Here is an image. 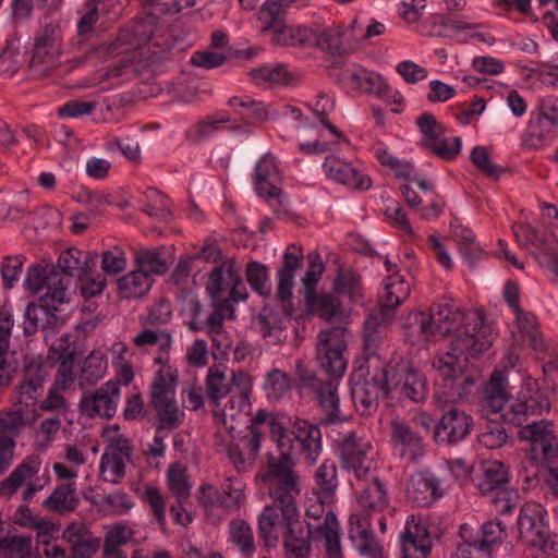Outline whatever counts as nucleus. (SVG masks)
I'll return each mask as SVG.
<instances>
[{"instance_id":"nucleus-1","label":"nucleus","mask_w":558,"mask_h":558,"mask_svg":"<svg viewBox=\"0 0 558 558\" xmlns=\"http://www.w3.org/2000/svg\"><path fill=\"white\" fill-rule=\"evenodd\" d=\"M430 314L435 336L457 332L450 349L433 360V367L439 374L436 400L438 403H448L472 392L475 376L468 371V363L478 359L492 347L493 328L485 323L482 312H464L449 301L435 304Z\"/></svg>"},{"instance_id":"nucleus-2","label":"nucleus","mask_w":558,"mask_h":558,"mask_svg":"<svg viewBox=\"0 0 558 558\" xmlns=\"http://www.w3.org/2000/svg\"><path fill=\"white\" fill-rule=\"evenodd\" d=\"M258 533L266 546L283 542L286 558H310L311 541H324L327 558H343L340 526L335 513L320 524L304 523L299 508L267 505L258 517Z\"/></svg>"},{"instance_id":"nucleus-3","label":"nucleus","mask_w":558,"mask_h":558,"mask_svg":"<svg viewBox=\"0 0 558 558\" xmlns=\"http://www.w3.org/2000/svg\"><path fill=\"white\" fill-rule=\"evenodd\" d=\"M339 451L343 468L352 471L357 481L366 483L356 492L357 511L368 517L381 514L389 507V497L385 484L375 475L377 465L372 441L356 432H349Z\"/></svg>"},{"instance_id":"nucleus-4","label":"nucleus","mask_w":558,"mask_h":558,"mask_svg":"<svg viewBox=\"0 0 558 558\" xmlns=\"http://www.w3.org/2000/svg\"><path fill=\"white\" fill-rule=\"evenodd\" d=\"M64 279L52 266L28 268L24 284L32 293L39 294V304L28 303L25 308L23 323L25 335H34L39 327L46 329L61 324L53 312L68 301Z\"/></svg>"},{"instance_id":"nucleus-5","label":"nucleus","mask_w":558,"mask_h":558,"mask_svg":"<svg viewBox=\"0 0 558 558\" xmlns=\"http://www.w3.org/2000/svg\"><path fill=\"white\" fill-rule=\"evenodd\" d=\"M272 435L279 456L271 457L267 470L260 474V481L265 485L271 505L284 508H299L296 499L301 494V476L294 470V460L291 457L292 441L281 426L274 424Z\"/></svg>"},{"instance_id":"nucleus-6","label":"nucleus","mask_w":558,"mask_h":558,"mask_svg":"<svg viewBox=\"0 0 558 558\" xmlns=\"http://www.w3.org/2000/svg\"><path fill=\"white\" fill-rule=\"evenodd\" d=\"M522 433L530 440V450L524 453L519 471L526 484H533L537 480L539 464L557 456L558 439L553 424L547 421L527 424Z\"/></svg>"},{"instance_id":"nucleus-7","label":"nucleus","mask_w":558,"mask_h":558,"mask_svg":"<svg viewBox=\"0 0 558 558\" xmlns=\"http://www.w3.org/2000/svg\"><path fill=\"white\" fill-rule=\"evenodd\" d=\"M296 375L302 387L310 388L318 402L326 425L342 422L345 416L340 410V398L338 395V380L330 378L322 380L307 371L301 361L296 362Z\"/></svg>"},{"instance_id":"nucleus-8","label":"nucleus","mask_w":558,"mask_h":558,"mask_svg":"<svg viewBox=\"0 0 558 558\" xmlns=\"http://www.w3.org/2000/svg\"><path fill=\"white\" fill-rule=\"evenodd\" d=\"M348 329L336 326L322 330L317 337L316 357L320 368L333 379H340L347 369V359L343 353L347 349Z\"/></svg>"},{"instance_id":"nucleus-9","label":"nucleus","mask_w":558,"mask_h":558,"mask_svg":"<svg viewBox=\"0 0 558 558\" xmlns=\"http://www.w3.org/2000/svg\"><path fill=\"white\" fill-rule=\"evenodd\" d=\"M41 464L43 462L39 456L33 454L26 457L12 473L0 483V494L5 497H11L20 487L27 483L22 498L25 501L33 499L36 493L40 492L51 480L47 468L44 473L38 476Z\"/></svg>"},{"instance_id":"nucleus-10","label":"nucleus","mask_w":558,"mask_h":558,"mask_svg":"<svg viewBox=\"0 0 558 558\" xmlns=\"http://www.w3.org/2000/svg\"><path fill=\"white\" fill-rule=\"evenodd\" d=\"M438 379L439 374H437L436 386H438ZM437 388H435L434 402L444 413L435 425L433 437L438 445H456L465 439L471 433L473 418L469 413L454 405L460 399L448 403H438L436 400ZM470 395L471 392L465 399ZM461 400H464V398H461Z\"/></svg>"},{"instance_id":"nucleus-11","label":"nucleus","mask_w":558,"mask_h":558,"mask_svg":"<svg viewBox=\"0 0 558 558\" xmlns=\"http://www.w3.org/2000/svg\"><path fill=\"white\" fill-rule=\"evenodd\" d=\"M513 233L520 245L535 247L533 255L536 262L550 270L558 280V239L553 233L531 225L514 226Z\"/></svg>"},{"instance_id":"nucleus-12","label":"nucleus","mask_w":558,"mask_h":558,"mask_svg":"<svg viewBox=\"0 0 558 558\" xmlns=\"http://www.w3.org/2000/svg\"><path fill=\"white\" fill-rule=\"evenodd\" d=\"M351 398L355 410L362 416H371L379 405V399L387 397L388 371L386 367L378 368L371 378L355 379L351 378Z\"/></svg>"},{"instance_id":"nucleus-13","label":"nucleus","mask_w":558,"mask_h":558,"mask_svg":"<svg viewBox=\"0 0 558 558\" xmlns=\"http://www.w3.org/2000/svg\"><path fill=\"white\" fill-rule=\"evenodd\" d=\"M61 41L60 23L58 21L47 23L35 38L33 57L29 61V66L35 74L47 75L58 64Z\"/></svg>"},{"instance_id":"nucleus-14","label":"nucleus","mask_w":558,"mask_h":558,"mask_svg":"<svg viewBox=\"0 0 558 558\" xmlns=\"http://www.w3.org/2000/svg\"><path fill=\"white\" fill-rule=\"evenodd\" d=\"M48 377L45 361L40 354H25L21 383L15 387V402L26 407L36 403L44 392V384Z\"/></svg>"},{"instance_id":"nucleus-15","label":"nucleus","mask_w":558,"mask_h":558,"mask_svg":"<svg viewBox=\"0 0 558 558\" xmlns=\"http://www.w3.org/2000/svg\"><path fill=\"white\" fill-rule=\"evenodd\" d=\"M120 384L118 380H108L99 388L83 392L80 400V411L82 414L95 418H112L120 402Z\"/></svg>"},{"instance_id":"nucleus-16","label":"nucleus","mask_w":558,"mask_h":558,"mask_svg":"<svg viewBox=\"0 0 558 558\" xmlns=\"http://www.w3.org/2000/svg\"><path fill=\"white\" fill-rule=\"evenodd\" d=\"M303 248L295 244H290L283 254V262L278 269V286L276 300L280 303L282 313L290 317L293 314L291 303L294 272L303 265Z\"/></svg>"},{"instance_id":"nucleus-17","label":"nucleus","mask_w":558,"mask_h":558,"mask_svg":"<svg viewBox=\"0 0 558 558\" xmlns=\"http://www.w3.org/2000/svg\"><path fill=\"white\" fill-rule=\"evenodd\" d=\"M401 558H429L433 539L427 523L422 518L410 515L400 534Z\"/></svg>"},{"instance_id":"nucleus-18","label":"nucleus","mask_w":558,"mask_h":558,"mask_svg":"<svg viewBox=\"0 0 558 558\" xmlns=\"http://www.w3.org/2000/svg\"><path fill=\"white\" fill-rule=\"evenodd\" d=\"M96 263L97 254L95 252L71 247L60 254L57 265L39 263L34 266H52L58 275L65 278L63 281L65 282V294L68 295V286L71 282V278L75 275L81 278L90 274L96 267Z\"/></svg>"},{"instance_id":"nucleus-19","label":"nucleus","mask_w":558,"mask_h":558,"mask_svg":"<svg viewBox=\"0 0 558 558\" xmlns=\"http://www.w3.org/2000/svg\"><path fill=\"white\" fill-rule=\"evenodd\" d=\"M283 430L292 441V458L294 452H299L308 463H314L317 460L322 452V433L317 425L298 418L294 421L290 434L284 427Z\"/></svg>"},{"instance_id":"nucleus-20","label":"nucleus","mask_w":558,"mask_h":558,"mask_svg":"<svg viewBox=\"0 0 558 558\" xmlns=\"http://www.w3.org/2000/svg\"><path fill=\"white\" fill-rule=\"evenodd\" d=\"M283 430L292 441V458L294 452H299L308 463H314L317 460L322 452V433L317 425L298 418L294 421L290 434L284 427Z\"/></svg>"},{"instance_id":"nucleus-21","label":"nucleus","mask_w":558,"mask_h":558,"mask_svg":"<svg viewBox=\"0 0 558 558\" xmlns=\"http://www.w3.org/2000/svg\"><path fill=\"white\" fill-rule=\"evenodd\" d=\"M509 398L510 395L507 390V380L504 372L495 371L483 388L480 400L482 414L492 422L498 418L508 420L507 414L502 413V411Z\"/></svg>"},{"instance_id":"nucleus-22","label":"nucleus","mask_w":558,"mask_h":558,"mask_svg":"<svg viewBox=\"0 0 558 558\" xmlns=\"http://www.w3.org/2000/svg\"><path fill=\"white\" fill-rule=\"evenodd\" d=\"M24 423V412L21 409L0 412V476L13 463L15 438Z\"/></svg>"},{"instance_id":"nucleus-23","label":"nucleus","mask_w":558,"mask_h":558,"mask_svg":"<svg viewBox=\"0 0 558 558\" xmlns=\"http://www.w3.org/2000/svg\"><path fill=\"white\" fill-rule=\"evenodd\" d=\"M389 437L393 449L415 460L424 453L423 436L412 424L399 416L389 422Z\"/></svg>"},{"instance_id":"nucleus-24","label":"nucleus","mask_w":558,"mask_h":558,"mask_svg":"<svg viewBox=\"0 0 558 558\" xmlns=\"http://www.w3.org/2000/svg\"><path fill=\"white\" fill-rule=\"evenodd\" d=\"M262 435L256 426H251L247 434L228 445V457L238 472H247L253 468L260 449Z\"/></svg>"},{"instance_id":"nucleus-25","label":"nucleus","mask_w":558,"mask_h":558,"mask_svg":"<svg viewBox=\"0 0 558 558\" xmlns=\"http://www.w3.org/2000/svg\"><path fill=\"white\" fill-rule=\"evenodd\" d=\"M280 170L277 158L271 154H265L259 158L254 168L253 184L255 192L268 199H279L281 190Z\"/></svg>"},{"instance_id":"nucleus-26","label":"nucleus","mask_w":558,"mask_h":558,"mask_svg":"<svg viewBox=\"0 0 558 558\" xmlns=\"http://www.w3.org/2000/svg\"><path fill=\"white\" fill-rule=\"evenodd\" d=\"M323 169L329 179L350 190H368L372 186V179L368 175L338 156H327Z\"/></svg>"},{"instance_id":"nucleus-27","label":"nucleus","mask_w":558,"mask_h":558,"mask_svg":"<svg viewBox=\"0 0 558 558\" xmlns=\"http://www.w3.org/2000/svg\"><path fill=\"white\" fill-rule=\"evenodd\" d=\"M442 495L439 478L428 471L414 473L407 487L408 499L418 507H429Z\"/></svg>"},{"instance_id":"nucleus-28","label":"nucleus","mask_w":558,"mask_h":558,"mask_svg":"<svg viewBox=\"0 0 558 558\" xmlns=\"http://www.w3.org/2000/svg\"><path fill=\"white\" fill-rule=\"evenodd\" d=\"M372 517L359 511L349 518V538L362 556L376 557L380 546L372 530Z\"/></svg>"},{"instance_id":"nucleus-29","label":"nucleus","mask_w":558,"mask_h":558,"mask_svg":"<svg viewBox=\"0 0 558 558\" xmlns=\"http://www.w3.org/2000/svg\"><path fill=\"white\" fill-rule=\"evenodd\" d=\"M549 405L548 398L539 393L537 384L527 380L523 384L517 402L510 407L513 414L510 421L521 425L525 422L524 417L527 414H541L544 410L548 411Z\"/></svg>"},{"instance_id":"nucleus-30","label":"nucleus","mask_w":558,"mask_h":558,"mask_svg":"<svg viewBox=\"0 0 558 558\" xmlns=\"http://www.w3.org/2000/svg\"><path fill=\"white\" fill-rule=\"evenodd\" d=\"M63 539L70 544L72 554L78 558H89L97 550L99 542L82 523H71L62 533Z\"/></svg>"},{"instance_id":"nucleus-31","label":"nucleus","mask_w":558,"mask_h":558,"mask_svg":"<svg viewBox=\"0 0 558 558\" xmlns=\"http://www.w3.org/2000/svg\"><path fill=\"white\" fill-rule=\"evenodd\" d=\"M178 371L170 365H162L155 374L150 387L153 407L175 401Z\"/></svg>"},{"instance_id":"nucleus-32","label":"nucleus","mask_w":558,"mask_h":558,"mask_svg":"<svg viewBox=\"0 0 558 558\" xmlns=\"http://www.w3.org/2000/svg\"><path fill=\"white\" fill-rule=\"evenodd\" d=\"M546 509L537 502H526L520 511L518 527L523 542L543 533L548 526L545 522Z\"/></svg>"},{"instance_id":"nucleus-33","label":"nucleus","mask_w":558,"mask_h":558,"mask_svg":"<svg viewBox=\"0 0 558 558\" xmlns=\"http://www.w3.org/2000/svg\"><path fill=\"white\" fill-rule=\"evenodd\" d=\"M235 264L232 259L225 260L210 272L206 291L213 302H227V292L234 280Z\"/></svg>"},{"instance_id":"nucleus-34","label":"nucleus","mask_w":558,"mask_h":558,"mask_svg":"<svg viewBox=\"0 0 558 558\" xmlns=\"http://www.w3.org/2000/svg\"><path fill=\"white\" fill-rule=\"evenodd\" d=\"M228 105L243 125H252L255 122H264L270 117V108L263 101H257L250 96L231 97Z\"/></svg>"},{"instance_id":"nucleus-35","label":"nucleus","mask_w":558,"mask_h":558,"mask_svg":"<svg viewBox=\"0 0 558 558\" xmlns=\"http://www.w3.org/2000/svg\"><path fill=\"white\" fill-rule=\"evenodd\" d=\"M410 291V284L403 277L391 274L385 279L384 290L379 294V308L395 314V310L408 299Z\"/></svg>"},{"instance_id":"nucleus-36","label":"nucleus","mask_w":558,"mask_h":558,"mask_svg":"<svg viewBox=\"0 0 558 558\" xmlns=\"http://www.w3.org/2000/svg\"><path fill=\"white\" fill-rule=\"evenodd\" d=\"M75 482H65L56 486L50 496L43 502V506L59 514H66L73 512L80 499L76 495Z\"/></svg>"},{"instance_id":"nucleus-37","label":"nucleus","mask_w":558,"mask_h":558,"mask_svg":"<svg viewBox=\"0 0 558 558\" xmlns=\"http://www.w3.org/2000/svg\"><path fill=\"white\" fill-rule=\"evenodd\" d=\"M272 43L280 46L313 47L315 29L304 26L279 25L272 29Z\"/></svg>"},{"instance_id":"nucleus-38","label":"nucleus","mask_w":558,"mask_h":558,"mask_svg":"<svg viewBox=\"0 0 558 558\" xmlns=\"http://www.w3.org/2000/svg\"><path fill=\"white\" fill-rule=\"evenodd\" d=\"M395 314L378 308L377 312L368 314L364 324V347L365 350L374 353L378 343L384 339L389 323Z\"/></svg>"},{"instance_id":"nucleus-39","label":"nucleus","mask_w":558,"mask_h":558,"mask_svg":"<svg viewBox=\"0 0 558 558\" xmlns=\"http://www.w3.org/2000/svg\"><path fill=\"white\" fill-rule=\"evenodd\" d=\"M233 389L225 411L233 418L248 405V397L252 390L251 376L245 372L232 373Z\"/></svg>"},{"instance_id":"nucleus-40","label":"nucleus","mask_w":558,"mask_h":558,"mask_svg":"<svg viewBox=\"0 0 558 558\" xmlns=\"http://www.w3.org/2000/svg\"><path fill=\"white\" fill-rule=\"evenodd\" d=\"M167 481L170 492L177 497L179 506H172L171 512L175 514V521L180 520V508L183 500L187 499L191 493V484L186 468L179 463H172L167 470Z\"/></svg>"},{"instance_id":"nucleus-41","label":"nucleus","mask_w":558,"mask_h":558,"mask_svg":"<svg viewBox=\"0 0 558 558\" xmlns=\"http://www.w3.org/2000/svg\"><path fill=\"white\" fill-rule=\"evenodd\" d=\"M338 484L336 463L330 460L324 461L314 473V494L322 500H333Z\"/></svg>"},{"instance_id":"nucleus-42","label":"nucleus","mask_w":558,"mask_h":558,"mask_svg":"<svg viewBox=\"0 0 558 558\" xmlns=\"http://www.w3.org/2000/svg\"><path fill=\"white\" fill-rule=\"evenodd\" d=\"M508 481V470L501 461L492 460L482 464V477L478 482V489L482 495L507 488Z\"/></svg>"},{"instance_id":"nucleus-43","label":"nucleus","mask_w":558,"mask_h":558,"mask_svg":"<svg viewBox=\"0 0 558 558\" xmlns=\"http://www.w3.org/2000/svg\"><path fill=\"white\" fill-rule=\"evenodd\" d=\"M403 328L408 340L412 343H421L435 336L430 313L420 311L410 313L403 322Z\"/></svg>"},{"instance_id":"nucleus-44","label":"nucleus","mask_w":558,"mask_h":558,"mask_svg":"<svg viewBox=\"0 0 558 558\" xmlns=\"http://www.w3.org/2000/svg\"><path fill=\"white\" fill-rule=\"evenodd\" d=\"M230 121V117L225 113H217L206 117L203 120L190 125L185 131V138L192 144H199L210 138L215 133L221 130L222 124Z\"/></svg>"},{"instance_id":"nucleus-45","label":"nucleus","mask_w":558,"mask_h":558,"mask_svg":"<svg viewBox=\"0 0 558 558\" xmlns=\"http://www.w3.org/2000/svg\"><path fill=\"white\" fill-rule=\"evenodd\" d=\"M151 283V277L140 269L126 274L117 282L119 295L123 299L144 296L149 291Z\"/></svg>"},{"instance_id":"nucleus-46","label":"nucleus","mask_w":558,"mask_h":558,"mask_svg":"<svg viewBox=\"0 0 558 558\" xmlns=\"http://www.w3.org/2000/svg\"><path fill=\"white\" fill-rule=\"evenodd\" d=\"M517 326L522 333V337L529 342L530 347L538 353L546 351V344L543 336L538 330V322L536 316L532 313L525 312L522 308L514 312Z\"/></svg>"},{"instance_id":"nucleus-47","label":"nucleus","mask_w":558,"mask_h":558,"mask_svg":"<svg viewBox=\"0 0 558 558\" xmlns=\"http://www.w3.org/2000/svg\"><path fill=\"white\" fill-rule=\"evenodd\" d=\"M73 49L82 51V54L74 56L72 59L69 60L71 68L82 66L93 60H102L108 57H112L126 51V49H120V45L118 44V41H111L109 44L104 43L98 46H86L85 43L82 49H77L74 46Z\"/></svg>"},{"instance_id":"nucleus-48","label":"nucleus","mask_w":558,"mask_h":558,"mask_svg":"<svg viewBox=\"0 0 558 558\" xmlns=\"http://www.w3.org/2000/svg\"><path fill=\"white\" fill-rule=\"evenodd\" d=\"M107 359L101 351H93L85 360L78 377V385L84 390L86 386H94L107 371Z\"/></svg>"},{"instance_id":"nucleus-49","label":"nucleus","mask_w":558,"mask_h":558,"mask_svg":"<svg viewBox=\"0 0 558 558\" xmlns=\"http://www.w3.org/2000/svg\"><path fill=\"white\" fill-rule=\"evenodd\" d=\"M401 392L413 402H424L429 393V385L426 376L413 367L407 368Z\"/></svg>"},{"instance_id":"nucleus-50","label":"nucleus","mask_w":558,"mask_h":558,"mask_svg":"<svg viewBox=\"0 0 558 558\" xmlns=\"http://www.w3.org/2000/svg\"><path fill=\"white\" fill-rule=\"evenodd\" d=\"M461 542L457 545L456 558H495L494 551L474 537L466 525L460 527Z\"/></svg>"},{"instance_id":"nucleus-51","label":"nucleus","mask_w":558,"mask_h":558,"mask_svg":"<svg viewBox=\"0 0 558 558\" xmlns=\"http://www.w3.org/2000/svg\"><path fill=\"white\" fill-rule=\"evenodd\" d=\"M292 388V380L289 374L271 368L265 375L263 389L269 401H279L288 396Z\"/></svg>"},{"instance_id":"nucleus-52","label":"nucleus","mask_w":558,"mask_h":558,"mask_svg":"<svg viewBox=\"0 0 558 558\" xmlns=\"http://www.w3.org/2000/svg\"><path fill=\"white\" fill-rule=\"evenodd\" d=\"M343 34V27L340 25H332L324 29H315V41L313 43V47H317L331 54L341 56L345 52L342 40Z\"/></svg>"},{"instance_id":"nucleus-53","label":"nucleus","mask_w":558,"mask_h":558,"mask_svg":"<svg viewBox=\"0 0 558 558\" xmlns=\"http://www.w3.org/2000/svg\"><path fill=\"white\" fill-rule=\"evenodd\" d=\"M229 539L243 556H251L256 549L253 530L242 519L229 523Z\"/></svg>"},{"instance_id":"nucleus-54","label":"nucleus","mask_w":558,"mask_h":558,"mask_svg":"<svg viewBox=\"0 0 558 558\" xmlns=\"http://www.w3.org/2000/svg\"><path fill=\"white\" fill-rule=\"evenodd\" d=\"M78 15L77 39L72 45L77 49H82L99 20L97 3L94 0H88L78 11Z\"/></svg>"},{"instance_id":"nucleus-55","label":"nucleus","mask_w":558,"mask_h":558,"mask_svg":"<svg viewBox=\"0 0 558 558\" xmlns=\"http://www.w3.org/2000/svg\"><path fill=\"white\" fill-rule=\"evenodd\" d=\"M232 389V377L229 379L218 366H210L206 377V392L209 400L218 405L220 400L229 395Z\"/></svg>"},{"instance_id":"nucleus-56","label":"nucleus","mask_w":558,"mask_h":558,"mask_svg":"<svg viewBox=\"0 0 558 558\" xmlns=\"http://www.w3.org/2000/svg\"><path fill=\"white\" fill-rule=\"evenodd\" d=\"M137 267L149 277L163 275L168 270L167 262L161 257L157 248H140L135 252Z\"/></svg>"},{"instance_id":"nucleus-57","label":"nucleus","mask_w":558,"mask_h":558,"mask_svg":"<svg viewBox=\"0 0 558 558\" xmlns=\"http://www.w3.org/2000/svg\"><path fill=\"white\" fill-rule=\"evenodd\" d=\"M250 75L256 84L289 85L291 83V74L283 64L255 68L250 72Z\"/></svg>"},{"instance_id":"nucleus-58","label":"nucleus","mask_w":558,"mask_h":558,"mask_svg":"<svg viewBox=\"0 0 558 558\" xmlns=\"http://www.w3.org/2000/svg\"><path fill=\"white\" fill-rule=\"evenodd\" d=\"M474 537L495 553L496 547L508 537V533L506 525L500 520H492L485 522L481 529L474 533Z\"/></svg>"},{"instance_id":"nucleus-59","label":"nucleus","mask_w":558,"mask_h":558,"mask_svg":"<svg viewBox=\"0 0 558 558\" xmlns=\"http://www.w3.org/2000/svg\"><path fill=\"white\" fill-rule=\"evenodd\" d=\"M221 488V505L230 511H238L245 501V485L238 477H227Z\"/></svg>"},{"instance_id":"nucleus-60","label":"nucleus","mask_w":558,"mask_h":558,"mask_svg":"<svg viewBox=\"0 0 558 558\" xmlns=\"http://www.w3.org/2000/svg\"><path fill=\"white\" fill-rule=\"evenodd\" d=\"M341 77L345 84L363 93L369 94L375 92L377 75H374L361 66L354 65L345 69L342 72Z\"/></svg>"},{"instance_id":"nucleus-61","label":"nucleus","mask_w":558,"mask_h":558,"mask_svg":"<svg viewBox=\"0 0 558 558\" xmlns=\"http://www.w3.org/2000/svg\"><path fill=\"white\" fill-rule=\"evenodd\" d=\"M256 329L264 338L274 337L278 339L282 331V319L280 315L269 306H264L254 319Z\"/></svg>"},{"instance_id":"nucleus-62","label":"nucleus","mask_w":558,"mask_h":558,"mask_svg":"<svg viewBox=\"0 0 558 558\" xmlns=\"http://www.w3.org/2000/svg\"><path fill=\"white\" fill-rule=\"evenodd\" d=\"M246 280L251 288L262 296L271 292L268 267L259 262H250L246 265Z\"/></svg>"},{"instance_id":"nucleus-63","label":"nucleus","mask_w":558,"mask_h":558,"mask_svg":"<svg viewBox=\"0 0 558 558\" xmlns=\"http://www.w3.org/2000/svg\"><path fill=\"white\" fill-rule=\"evenodd\" d=\"M130 461L113 453H104L99 465L101 480L113 484L118 483L125 476V465Z\"/></svg>"},{"instance_id":"nucleus-64","label":"nucleus","mask_w":558,"mask_h":558,"mask_svg":"<svg viewBox=\"0 0 558 558\" xmlns=\"http://www.w3.org/2000/svg\"><path fill=\"white\" fill-rule=\"evenodd\" d=\"M417 128L422 134L421 146L425 149L434 146L444 134V128L430 112H424L416 119Z\"/></svg>"}]
</instances>
